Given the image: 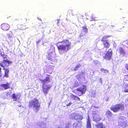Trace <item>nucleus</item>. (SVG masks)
<instances>
[{"instance_id":"nucleus-15","label":"nucleus","mask_w":128,"mask_h":128,"mask_svg":"<svg viewBox=\"0 0 128 128\" xmlns=\"http://www.w3.org/2000/svg\"><path fill=\"white\" fill-rule=\"evenodd\" d=\"M47 125L46 123L41 122L37 126V128H46Z\"/></svg>"},{"instance_id":"nucleus-11","label":"nucleus","mask_w":128,"mask_h":128,"mask_svg":"<svg viewBox=\"0 0 128 128\" xmlns=\"http://www.w3.org/2000/svg\"><path fill=\"white\" fill-rule=\"evenodd\" d=\"M10 27V26L9 24L6 23L3 24L1 25V28L4 31L8 30Z\"/></svg>"},{"instance_id":"nucleus-30","label":"nucleus","mask_w":128,"mask_h":128,"mask_svg":"<svg viewBox=\"0 0 128 128\" xmlns=\"http://www.w3.org/2000/svg\"><path fill=\"white\" fill-rule=\"evenodd\" d=\"M100 70L102 72L104 73H107L108 72V71L107 70L104 69L103 68L101 69Z\"/></svg>"},{"instance_id":"nucleus-47","label":"nucleus","mask_w":128,"mask_h":128,"mask_svg":"<svg viewBox=\"0 0 128 128\" xmlns=\"http://www.w3.org/2000/svg\"><path fill=\"white\" fill-rule=\"evenodd\" d=\"M20 106H19V107H20Z\"/></svg>"},{"instance_id":"nucleus-21","label":"nucleus","mask_w":128,"mask_h":128,"mask_svg":"<svg viewBox=\"0 0 128 128\" xmlns=\"http://www.w3.org/2000/svg\"><path fill=\"white\" fill-rule=\"evenodd\" d=\"M17 26L18 28L21 30L25 29L26 28L25 25L19 24Z\"/></svg>"},{"instance_id":"nucleus-36","label":"nucleus","mask_w":128,"mask_h":128,"mask_svg":"<svg viewBox=\"0 0 128 128\" xmlns=\"http://www.w3.org/2000/svg\"><path fill=\"white\" fill-rule=\"evenodd\" d=\"M72 103L71 102H70L68 104H67L66 106H70L71 104H72Z\"/></svg>"},{"instance_id":"nucleus-46","label":"nucleus","mask_w":128,"mask_h":128,"mask_svg":"<svg viewBox=\"0 0 128 128\" xmlns=\"http://www.w3.org/2000/svg\"><path fill=\"white\" fill-rule=\"evenodd\" d=\"M126 43L128 44V41L126 42Z\"/></svg>"},{"instance_id":"nucleus-18","label":"nucleus","mask_w":128,"mask_h":128,"mask_svg":"<svg viewBox=\"0 0 128 128\" xmlns=\"http://www.w3.org/2000/svg\"><path fill=\"white\" fill-rule=\"evenodd\" d=\"M41 81L43 85L45 86V84H46L50 82V78L49 77H47L45 79L41 80Z\"/></svg>"},{"instance_id":"nucleus-23","label":"nucleus","mask_w":128,"mask_h":128,"mask_svg":"<svg viewBox=\"0 0 128 128\" xmlns=\"http://www.w3.org/2000/svg\"><path fill=\"white\" fill-rule=\"evenodd\" d=\"M96 126L98 128H105L104 126L103 125V124L102 123L97 124Z\"/></svg>"},{"instance_id":"nucleus-4","label":"nucleus","mask_w":128,"mask_h":128,"mask_svg":"<svg viewBox=\"0 0 128 128\" xmlns=\"http://www.w3.org/2000/svg\"><path fill=\"white\" fill-rule=\"evenodd\" d=\"M124 109V105L122 104H119L115 105L111 108V110L114 112H116L120 110H123Z\"/></svg>"},{"instance_id":"nucleus-41","label":"nucleus","mask_w":128,"mask_h":128,"mask_svg":"<svg viewBox=\"0 0 128 128\" xmlns=\"http://www.w3.org/2000/svg\"><path fill=\"white\" fill-rule=\"evenodd\" d=\"M69 125H68L67 126H66L65 128H69Z\"/></svg>"},{"instance_id":"nucleus-22","label":"nucleus","mask_w":128,"mask_h":128,"mask_svg":"<svg viewBox=\"0 0 128 128\" xmlns=\"http://www.w3.org/2000/svg\"><path fill=\"white\" fill-rule=\"evenodd\" d=\"M87 128H91L90 120L88 117L87 123Z\"/></svg>"},{"instance_id":"nucleus-14","label":"nucleus","mask_w":128,"mask_h":128,"mask_svg":"<svg viewBox=\"0 0 128 128\" xmlns=\"http://www.w3.org/2000/svg\"><path fill=\"white\" fill-rule=\"evenodd\" d=\"M42 86L44 92V93L45 95H46L48 93V90L50 89V86H45L44 85H43Z\"/></svg>"},{"instance_id":"nucleus-24","label":"nucleus","mask_w":128,"mask_h":128,"mask_svg":"<svg viewBox=\"0 0 128 128\" xmlns=\"http://www.w3.org/2000/svg\"><path fill=\"white\" fill-rule=\"evenodd\" d=\"M106 114L108 118L111 117L113 116V114L109 110L106 112Z\"/></svg>"},{"instance_id":"nucleus-26","label":"nucleus","mask_w":128,"mask_h":128,"mask_svg":"<svg viewBox=\"0 0 128 128\" xmlns=\"http://www.w3.org/2000/svg\"><path fill=\"white\" fill-rule=\"evenodd\" d=\"M0 40L3 41L6 40V38L3 34H0Z\"/></svg>"},{"instance_id":"nucleus-28","label":"nucleus","mask_w":128,"mask_h":128,"mask_svg":"<svg viewBox=\"0 0 128 128\" xmlns=\"http://www.w3.org/2000/svg\"><path fill=\"white\" fill-rule=\"evenodd\" d=\"M124 91L126 92H128V84H126Z\"/></svg>"},{"instance_id":"nucleus-10","label":"nucleus","mask_w":128,"mask_h":128,"mask_svg":"<svg viewBox=\"0 0 128 128\" xmlns=\"http://www.w3.org/2000/svg\"><path fill=\"white\" fill-rule=\"evenodd\" d=\"M86 89V86L84 85L80 87L77 88V90L81 92V94H84Z\"/></svg>"},{"instance_id":"nucleus-37","label":"nucleus","mask_w":128,"mask_h":128,"mask_svg":"<svg viewBox=\"0 0 128 128\" xmlns=\"http://www.w3.org/2000/svg\"><path fill=\"white\" fill-rule=\"evenodd\" d=\"M5 94H6L7 97L10 96V94H9L8 92H6Z\"/></svg>"},{"instance_id":"nucleus-5","label":"nucleus","mask_w":128,"mask_h":128,"mask_svg":"<svg viewBox=\"0 0 128 128\" xmlns=\"http://www.w3.org/2000/svg\"><path fill=\"white\" fill-rule=\"evenodd\" d=\"M71 116L73 119L76 120H82L83 118L82 116L79 114L76 113H73L71 114Z\"/></svg>"},{"instance_id":"nucleus-17","label":"nucleus","mask_w":128,"mask_h":128,"mask_svg":"<svg viewBox=\"0 0 128 128\" xmlns=\"http://www.w3.org/2000/svg\"><path fill=\"white\" fill-rule=\"evenodd\" d=\"M88 29L86 26H84L82 27V29L81 32L82 35V36H84L87 33Z\"/></svg>"},{"instance_id":"nucleus-2","label":"nucleus","mask_w":128,"mask_h":128,"mask_svg":"<svg viewBox=\"0 0 128 128\" xmlns=\"http://www.w3.org/2000/svg\"><path fill=\"white\" fill-rule=\"evenodd\" d=\"M48 54L47 58L49 60L53 61H56V60L55 59V58L56 56V54L55 48L54 46L52 45L50 46L49 50L48 51Z\"/></svg>"},{"instance_id":"nucleus-27","label":"nucleus","mask_w":128,"mask_h":128,"mask_svg":"<svg viewBox=\"0 0 128 128\" xmlns=\"http://www.w3.org/2000/svg\"><path fill=\"white\" fill-rule=\"evenodd\" d=\"M9 72V70L8 69H6L5 70V74L4 76L7 78L8 77V74Z\"/></svg>"},{"instance_id":"nucleus-45","label":"nucleus","mask_w":128,"mask_h":128,"mask_svg":"<svg viewBox=\"0 0 128 128\" xmlns=\"http://www.w3.org/2000/svg\"><path fill=\"white\" fill-rule=\"evenodd\" d=\"M1 50L0 49V54H1Z\"/></svg>"},{"instance_id":"nucleus-3","label":"nucleus","mask_w":128,"mask_h":128,"mask_svg":"<svg viewBox=\"0 0 128 128\" xmlns=\"http://www.w3.org/2000/svg\"><path fill=\"white\" fill-rule=\"evenodd\" d=\"M32 109L34 111L37 112L40 108V104L38 100L36 98L32 100Z\"/></svg>"},{"instance_id":"nucleus-7","label":"nucleus","mask_w":128,"mask_h":128,"mask_svg":"<svg viewBox=\"0 0 128 128\" xmlns=\"http://www.w3.org/2000/svg\"><path fill=\"white\" fill-rule=\"evenodd\" d=\"M112 50L111 49H109L106 54L104 58L107 60L110 59L112 56Z\"/></svg>"},{"instance_id":"nucleus-6","label":"nucleus","mask_w":128,"mask_h":128,"mask_svg":"<svg viewBox=\"0 0 128 128\" xmlns=\"http://www.w3.org/2000/svg\"><path fill=\"white\" fill-rule=\"evenodd\" d=\"M125 118L122 116H120L119 119L118 121L120 125L122 127H125L126 125V123L124 120Z\"/></svg>"},{"instance_id":"nucleus-16","label":"nucleus","mask_w":128,"mask_h":128,"mask_svg":"<svg viewBox=\"0 0 128 128\" xmlns=\"http://www.w3.org/2000/svg\"><path fill=\"white\" fill-rule=\"evenodd\" d=\"M117 50L120 53V54L122 55V56H124L125 54V52L124 49L121 47H119L118 49H117Z\"/></svg>"},{"instance_id":"nucleus-34","label":"nucleus","mask_w":128,"mask_h":128,"mask_svg":"<svg viewBox=\"0 0 128 128\" xmlns=\"http://www.w3.org/2000/svg\"><path fill=\"white\" fill-rule=\"evenodd\" d=\"M93 116H94V115H96L97 114L96 112L95 111L93 112L92 113Z\"/></svg>"},{"instance_id":"nucleus-13","label":"nucleus","mask_w":128,"mask_h":128,"mask_svg":"<svg viewBox=\"0 0 128 128\" xmlns=\"http://www.w3.org/2000/svg\"><path fill=\"white\" fill-rule=\"evenodd\" d=\"M73 128H80L81 126V123L78 121L75 122L73 125Z\"/></svg>"},{"instance_id":"nucleus-19","label":"nucleus","mask_w":128,"mask_h":128,"mask_svg":"<svg viewBox=\"0 0 128 128\" xmlns=\"http://www.w3.org/2000/svg\"><path fill=\"white\" fill-rule=\"evenodd\" d=\"M101 120L99 115L97 114L96 115H94L93 120L94 121H95L96 122L98 121Z\"/></svg>"},{"instance_id":"nucleus-39","label":"nucleus","mask_w":128,"mask_h":128,"mask_svg":"<svg viewBox=\"0 0 128 128\" xmlns=\"http://www.w3.org/2000/svg\"><path fill=\"white\" fill-rule=\"evenodd\" d=\"M41 39H39L38 40V41H37L36 42L37 44H38V43H39L40 42V41H41Z\"/></svg>"},{"instance_id":"nucleus-1","label":"nucleus","mask_w":128,"mask_h":128,"mask_svg":"<svg viewBox=\"0 0 128 128\" xmlns=\"http://www.w3.org/2000/svg\"><path fill=\"white\" fill-rule=\"evenodd\" d=\"M71 42L65 40L57 42L56 44L60 54H62L64 52H66L74 46Z\"/></svg>"},{"instance_id":"nucleus-25","label":"nucleus","mask_w":128,"mask_h":128,"mask_svg":"<svg viewBox=\"0 0 128 128\" xmlns=\"http://www.w3.org/2000/svg\"><path fill=\"white\" fill-rule=\"evenodd\" d=\"M8 35V38L10 40L12 41V40L13 34L12 33L7 34Z\"/></svg>"},{"instance_id":"nucleus-12","label":"nucleus","mask_w":128,"mask_h":128,"mask_svg":"<svg viewBox=\"0 0 128 128\" xmlns=\"http://www.w3.org/2000/svg\"><path fill=\"white\" fill-rule=\"evenodd\" d=\"M20 94H12V98H13L14 100L18 101L20 98Z\"/></svg>"},{"instance_id":"nucleus-29","label":"nucleus","mask_w":128,"mask_h":128,"mask_svg":"<svg viewBox=\"0 0 128 128\" xmlns=\"http://www.w3.org/2000/svg\"><path fill=\"white\" fill-rule=\"evenodd\" d=\"M72 97L75 100H80V99L79 98L74 95H72Z\"/></svg>"},{"instance_id":"nucleus-43","label":"nucleus","mask_w":128,"mask_h":128,"mask_svg":"<svg viewBox=\"0 0 128 128\" xmlns=\"http://www.w3.org/2000/svg\"><path fill=\"white\" fill-rule=\"evenodd\" d=\"M56 128H61L59 126H57L56 127Z\"/></svg>"},{"instance_id":"nucleus-38","label":"nucleus","mask_w":128,"mask_h":128,"mask_svg":"<svg viewBox=\"0 0 128 128\" xmlns=\"http://www.w3.org/2000/svg\"><path fill=\"white\" fill-rule=\"evenodd\" d=\"M99 82H100L101 83V84H102V78H100L99 79Z\"/></svg>"},{"instance_id":"nucleus-35","label":"nucleus","mask_w":128,"mask_h":128,"mask_svg":"<svg viewBox=\"0 0 128 128\" xmlns=\"http://www.w3.org/2000/svg\"><path fill=\"white\" fill-rule=\"evenodd\" d=\"M29 106L32 107V101H30V104L29 105Z\"/></svg>"},{"instance_id":"nucleus-32","label":"nucleus","mask_w":128,"mask_h":128,"mask_svg":"<svg viewBox=\"0 0 128 128\" xmlns=\"http://www.w3.org/2000/svg\"><path fill=\"white\" fill-rule=\"evenodd\" d=\"M124 79L125 80L128 81V75H126L124 76Z\"/></svg>"},{"instance_id":"nucleus-8","label":"nucleus","mask_w":128,"mask_h":128,"mask_svg":"<svg viewBox=\"0 0 128 128\" xmlns=\"http://www.w3.org/2000/svg\"><path fill=\"white\" fill-rule=\"evenodd\" d=\"M10 62L9 60L6 59V60H4L2 62L0 63V65L2 67H3L5 66H7Z\"/></svg>"},{"instance_id":"nucleus-20","label":"nucleus","mask_w":128,"mask_h":128,"mask_svg":"<svg viewBox=\"0 0 128 128\" xmlns=\"http://www.w3.org/2000/svg\"><path fill=\"white\" fill-rule=\"evenodd\" d=\"M1 86L5 90L8 89L10 87L9 84L8 83H7L6 84H2L1 85Z\"/></svg>"},{"instance_id":"nucleus-48","label":"nucleus","mask_w":128,"mask_h":128,"mask_svg":"<svg viewBox=\"0 0 128 128\" xmlns=\"http://www.w3.org/2000/svg\"><path fill=\"white\" fill-rule=\"evenodd\" d=\"M57 23H58V22Z\"/></svg>"},{"instance_id":"nucleus-33","label":"nucleus","mask_w":128,"mask_h":128,"mask_svg":"<svg viewBox=\"0 0 128 128\" xmlns=\"http://www.w3.org/2000/svg\"><path fill=\"white\" fill-rule=\"evenodd\" d=\"M95 20H96L95 19V18L94 17V16H93V15L92 14V16L91 20H90V21H92Z\"/></svg>"},{"instance_id":"nucleus-31","label":"nucleus","mask_w":128,"mask_h":128,"mask_svg":"<svg viewBox=\"0 0 128 128\" xmlns=\"http://www.w3.org/2000/svg\"><path fill=\"white\" fill-rule=\"evenodd\" d=\"M80 66L78 64L76 66L75 68L74 69V70L75 71H76L78 70V69L80 68Z\"/></svg>"},{"instance_id":"nucleus-40","label":"nucleus","mask_w":128,"mask_h":128,"mask_svg":"<svg viewBox=\"0 0 128 128\" xmlns=\"http://www.w3.org/2000/svg\"><path fill=\"white\" fill-rule=\"evenodd\" d=\"M126 67L127 69V70H128V64H126Z\"/></svg>"},{"instance_id":"nucleus-42","label":"nucleus","mask_w":128,"mask_h":128,"mask_svg":"<svg viewBox=\"0 0 128 128\" xmlns=\"http://www.w3.org/2000/svg\"><path fill=\"white\" fill-rule=\"evenodd\" d=\"M1 68H0V74H1Z\"/></svg>"},{"instance_id":"nucleus-9","label":"nucleus","mask_w":128,"mask_h":128,"mask_svg":"<svg viewBox=\"0 0 128 128\" xmlns=\"http://www.w3.org/2000/svg\"><path fill=\"white\" fill-rule=\"evenodd\" d=\"M110 36H105L102 39V41L103 42V45L104 46V47L106 48H108L110 46V44H109L108 42L106 40H104V39L106 38L110 37Z\"/></svg>"},{"instance_id":"nucleus-44","label":"nucleus","mask_w":128,"mask_h":128,"mask_svg":"<svg viewBox=\"0 0 128 128\" xmlns=\"http://www.w3.org/2000/svg\"><path fill=\"white\" fill-rule=\"evenodd\" d=\"M38 19L39 20H41V19L39 18H38Z\"/></svg>"}]
</instances>
